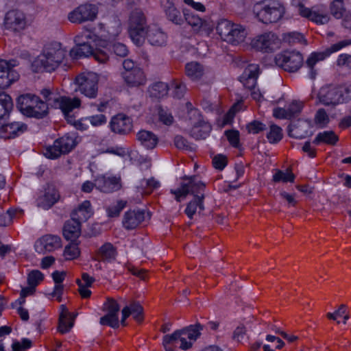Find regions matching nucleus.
<instances>
[{"label":"nucleus","mask_w":351,"mask_h":351,"mask_svg":"<svg viewBox=\"0 0 351 351\" xmlns=\"http://www.w3.org/2000/svg\"><path fill=\"white\" fill-rule=\"evenodd\" d=\"M183 180L184 182L181 183L180 187L177 189H171L170 193L175 195L177 202H181L189 193L194 195L193 199L188 203L184 210L187 217L191 219L196 213H200L204 210V194L199 195L197 193L203 191L206 185L203 182L197 181L196 176H185Z\"/></svg>","instance_id":"nucleus-1"},{"label":"nucleus","mask_w":351,"mask_h":351,"mask_svg":"<svg viewBox=\"0 0 351 351\" xmlns=\"http://www.w3.org/2000/svg\"><path fill=\"white\" fill-rule=\"evenodd\" d=\"M204 326L199 323L190 325L182 330H177L171 335H166V343H175V346L182 350L191 348L200 337Z\"/></svg>","instance_id":"nucleus-2"},{"label":"nucleus","mask_w":351,"mask_h":351,"mask_svg":"<svg viewBox=\"0 0 351 351\" xmlns=\"http://www.w3.org/2000/svg\"><path fill=\"white\" fill-rule=\"evenodd\" d=\"M17 108L23 114L28 117L42 119L48 113V104L39 97L32 94L19 97Z\"/></svg>","instance_id":"nucleus-3"},{"label":"nucleus","mask_w":351,"mask_h":351,"mask_svg":"<svg viewBox=\"0 0 351 351\" xmlns=\"http://www.w3.org/2000/svg\"><path fill=\"white\" fill-rule=\"evenodd\" d=\"M128 25L132 42L137 46L143 45L146 32L150 26L147 25V18L141 9L135 8L130 12Z\"/></svg>","instance_id":"nucleus-4"},{"label":"nucleus","mask_w":351,"mask_h":351,"mask_svg":"<svg viewBox=\"0 0 351 351\" xmlns=\"http://www.w3.org/2000/svg\"><path fill=\"white\" fill-rule=\"evenodd\" d=\"M65 53L59 43L46 45L35 63L47 72L53 71L64 59Z\"/></svg>","instance_id":"nucleus-5"},{"label":"nucleus","mask_w":351,"mask_h":351,"mask_svg":"<svg viewBox=\"0 0 351 351\" xmlns=\"http://www.w3.org/2000/svg\"><path fill=\"white\" fill-rule=\"evenodd\" d=\"M216 29L222 40L234 45L244 42L247 35L245 27L233 23L227 19H221L218 23Z\"/></svg>","instance_id":"nucleus-6"},{"label":"nucleus","mask_w":351,"mask_h":351,"mask_svg":"<svg viewBox=\"0 0 351 351\" xmlns=\"http://www.w3.org/2000/svg\"><path fill=\"white\" fill-rule=\"evenodd\" d=\"M290 8L293 13L306 18L317 25L326 24L330 20L326 8L322 5L309 9L304 6L302 0H291Z\"/></svg>","instance_id":"nucleus-7"},{"label":"nucleus","mask_w":351,"mask_h":351,"mask_svg":"<svg viewBox=\"0 0 351 351\" xmlns=\"http://www.w3.org/2000/svg\"><path fill=\"white\" fill-rule=\"evenodd\" d=\"M77 145L75 134L68 133L56 139L52 145L43 149V154L49 159H56L71 152Z\"/></svg>","instance_id":"nucleus-8"},{"label":"nucleus","mask_w":351,"mask_h":351,"mask_svg":"<svg viewBox=\"0 0 351 351\" xmlns=\"http://www.w3.org/2000/svg\"><path fill=\"white\" fill-rule=\"evenodd\" d=\"M319 101L326 106H336L351 99L350 90L344 86H327L322 87L319 92Z\"/></svg>","instance_id":"nucleus-9"},{"label":"nucleus","mask_w":351,"mask_h":351,"mask_svg":"<svg viewBox=\"0 0 351 351\" xmlns=\"http://www.w3.org/2000/svg\"><path fill=\"white\" fill-rule=\"evenodd\" d=\"M285 13V8L282 3L277 0L269 1L261 5L257 10L256 16L263 23H276L282 18Z\"/></svg>","instance_id":"nucleus-10"},{"label":"nucleus","mask_w":351,"mask_h":351,"mask_svg":"<svg viewBox=\"0 0 351 351\" xmlns=\"http://www.w3.org/2000/svg\"><path fill=\"white\" fill-rule=\"evenodd\" d=\"M276 64L289 73L298 71L303 64L302 55L295 51H285L278 53L274 58Z\"/></svg>","instance_id":"nucleus-11"},{"label":"nucleus","mask_w":351,"mask_h":351,"mask_svg":"<svg viewBox=\"0 0 351 351\" xmlns=\"http://www.w3.org/2000/svg\"><path fill=\"white\" fill-rule=\"evenodd\" d=\"M96 37V35L90 32L77 35L74 39L76 46L71 50V56L75 59L92 56L95 49L91 43L95 40Z\"/></svg>","instance_id":"nucleus-12"},{"label":"nucleus","mask_w":351,"mask_h":351,"mask_svg":"<svg viewBox=\"0 0 351 351\" xmlns=\"http://www.w3.org/2000/svg\"><path fill=\"white\" fill-rule=\"evenodd\" d=\"M350 45L351 40H344L332 45L324 51L312 53L306 62V65L309 69L311 78L314 79L317 75V71L315 69V66L318 62L324 60L332 53L337 52L342 48Z\"/></svg>","instance_id":"nucleus-13"},{"label":"nucleus","mask_w":351,"mask_h":351,"mask_svg":"<svg viewBox=\"0 0 351 351\" xmlns=\"http://www.w3.org/2000/svg\"><path fill=\"white\" fill-rule=\"evenodd\" d=\"M280 40L274 32H269L257 36L252 41V46L258 51L271 53L280 47Z\"/></svg>","instance_id":"nucleus-14"},{"label":"nucleus","mask_w":351,"mask_h":351,"mask_svg":"<svg viewBox=\"0 0 351 351\" xmlns=\"http://www.w3.org/2000/svg\"><path fill=\"white\" fill-rule=\"evenodd\" d=\"M3 25L7 30L14 33L21 32L27 25L25 14L18 9L10 10L5 13Z\"/></svg>","instance_id":"nucleus-15"},{"label":"nucleus","mask_w":351,"mask_h":351,"mask_svg":"<svg viewBox=\"0 0 351 351\" xmlns=\"http://www.w3.org/2000/svg\"><path fill=\"white\" fill-rule=\"evenodd\" d=\"M98 81V75L95 73H83L76 77L79 90L90 98H95L97 97Z\"/></svg>","instance_id":"nucleus-16"},{"label":"nucleus","mask_w":351,"mask_h":351,"mask_svg":"<svg viewBox=\"0 0 351 351\" xmlns=\"http://www.w3.org/2000/svg\"><path fill=\"white\" fill-rule=\"evenodd\" d=\"M18 65L16 60H0V89L9 87L19 79V73L14 69Z\"/></svg>","instance_id":"nucleus-17"},{"label":"nucleus","mask_w":351,"mask_h":351,"mask_svg":"<svg viewBox=\"0 0 351 351\" xmlns=\"http://www.w3.org/2000/svg\"><path fill=\"white\" fill-rule=\"evenodd\" d=\"M97 8L93 4L85 3L79 5L69 14V20L75 23H82L95 20L97 15Z\"/></svg>","instance_id":"nucleus-18"},{"label":"nucleus","mask_w":351,"mask_h":351,"mask_svg":"<svg viewBox=\"0 0 351 351\" xmlns=\"http://www.w3.org/2000/svg\"><path fill=\"white\" fill-rule=\"evenodd\" d=\"M105 306L107 310V313L100 318V324L108 326L113 328H119V312L120 306L118 302L114 299L109 298L105 303Z\"/></svg>","instance_id":"nucleus-19"},{"label":"nucleus","mask_w":351,"mask_h":351,"mask_svg":"<svg viewBox=\"0 0 351 351\" xmlns=\"http://www.w3.org/2000/svg\"><path fill=\"white\" fill-rule=\"evenodd\" d=\"M133 128L132 120L126 114L119 113L113 116L110 121V128L115 134L126 135Z\"/></svg>","instance_id":"nucleus-20"},{"label":"nucleus","mask_w":351,"mask_h":351,"mask_svg":"<svg viewBox=\"0 0 351 351\" xmlns=\"http://www.w3.org/2000/svg\"><path fill=\"white\" fill-rule=\"evenodd\" d=\"M60 197L58 190L53 185H48L37 197V206L45 210L49 209L59 200Z\"/></svg>","instance_id":"nucleus-21"},{"label":"nucleus","mask_w":351,"mask_h":351,"mask_svg":"<svg viewBox=\"0 0 351 351\" xmlns=\"http://www.w3.org/2000/svg\"><path fill=\"white\" fill-rule=\"evenodd\" d=\"M184 15L185 21L192 27L193 32L208 34L211 31L210 24L198 15L189 10H184Z\"/></svg>","instance_id":"nucleus-22"},{"label":"nucleus","mask_w":351,"mask_h":351,"mask_svg":"<svg viewBox=\"0 0 351 351\" xmlns=\"http://www.w3.org/2000/svg\"><path fill=\"white\" fill-rule=\"evenodd\" d=\"M81 101L79 98L74 97L73 99L66 97H58L54 98V108H60L65 117L67 118L69 122H71L72 117L69 114L75 108L80 106Z\"/></svg>","instance_id":"nucleus-23"},{"label":"nucleus","mask_w":351,"mask_h":351,"mask_svg":"<svg viewBox=\"0 0 351 351\" xmlns=\"http://www.w3.org/2000/svg\"><path fill=\"white\" fill-rule=\"evenodd\" d=\"M145 219L143 210H129L125 213L123 218V226L127 230H133L140 226Z\"/></svg>","instance_id":"nucleus-24"},{"label":"nucleus","mask_w":351,"mask_h":351,"mask_svg":"<svg viewBox=\"0 0 351 351\" xmlns=\"http://www.w3.org/2000/svg\"><path fill=\"white\" fill-rule=\"evenodd\" d=\"M27 129L26 124L14 121L3 125L0 128V138L4 139L14 138L24 133Z\"/></svg>","instance_id":"nucleus-25"},{"label":"nucleus","mask_w":351,"mask_h":351,"mask_svg":"<svg viewBox=\"0 0 351 351\" xmlns=\"http://www.w3.org/2000/svg\"><path fill=\"white\" fill-rule=\"evenodd\" d=\"M121 76L125 83L130 87H138L145 84L147 78L143 71L134 69L130 72H122Z\"/></svg>","instance_id":"nucleus-26"},{"label":"nucleus","mask_w":351,"mask_h":351,"mask_svg":"<svg viewBox=\"0 0 351 351\" xmlns=\"http://www.w3.org/2000/svg\"><path fill=\"white\" fill-rule=\"evenodd\" d=\"M122 318L121 323L123 326H125L126 319L131 315L138 323H141L143 320V308L138 302H132L129 305L125 306L122 309Z\"/></svg>","instance_id":"nucleus-27"},{"label":"nucleus","mask_w":351,"mask_h":351,"mask_svg":"<svg viewBox=\"0 0 351 351\" xmlns=\"http://www.w3.org/2000/svg\"><path fill=\"white\" fill-rule=\"evenodd\" d=\"M39 246L40 252L43 250L46 252H53L56 249L61 247V239L57 235L47 234L42 237L36 243V250L38 251Z\"/></svg>","instance_id":"nucleus-28"},{"label":"nucleus","mask_w":351,"mask_h":351,"mask_svg":"<svg viewBox=\"0 0 351 351\" xmlns=\"http://www.w3.org/2000/svg\"><path fill=\"white\" fill-rule=\"evenodd\" d=\"M95 188L104 193H112L119 189V179L116 177L98 176L95 180Z\"/></svg>","instance_id":"nucleus-29"},{"label":"nucleus","mask_w":351,"mask_h":351,"mask_svg":"<svg viewBox=\"0 0 351 351\" xmlns=\"http://www.w3.org/2000/svg\"><path fill=\"white\" fill-rule=\"evenodd\" d=\"M259 74V66L258 64H250L245 69L241 82L243 86L250 90L256 88V80Z\"/></svg>","instance_id":"nucleus-30"},{"label":"nucleus","mask_w":351,"mask_h":351,"mask_svg":"<svg viewBox=\"0 0 351 351\" xmlns=\"http://www.w3.org/2000/svg\"><path fill=\"white\" fill-rule=\"evenodd\" d=\"M136 136L140 145L147 149H154L158 143V136L152 131L141 130Z\"/></svg>","instance_id":"nucleus-31"},{"label":"nucleus","mask_w":351,"mask_h":351,"mask_svg":"<svg viewBox=\"0 0 351 351\" xmlns=\"http://www.w3.org/2000/svg\"><path fill=\"white\" fill-rule=\"evenodd\" d=\"M145 36L148 42L154 46L161 47L167 43V34L156 26H150L146 32Z\"/></svg>","instance_id":"nucleus-32"},{"label":"nucleus","mask_w":351,"mask_h":351,"mask_svg":"<svg viewBox=\"0 0 351 351\" xmlns=\"http://www.w3.org/2000/svg\"><path fill=\"white\" fill-rule=\"evenodd\" d=\"M92 215L90 202L86 200L71 213V219L81 224L82 222L86 221Z\"/></svg>","instance_id":"nucleus-33"},{"label":"nucleus","mask_w":351,"mask_h":351,"mask_svg":"<svg viewBox=\"0 0 351 351\" xmlns=\"http://www.w3.org/2000/svg\"><path fill=\"white\" fill-rule=\"evenodd\" d=\"M117 255V248L110 243H105L97 251L95 260L112 262L116 259Z\"/></svg>","instance_id":"nucleus-34"},{"label":"nucleus","mask_w":351,"mask_h":351,"mask_svg":"<svg viewBox=\"0 0 351 351\" xmlns=\"http://www.w3.org/2000/svg\"><path fill=\"white\" fill-rule=\"evenodd\" d=\"M63 236L67 241H77L81 234V224L73 219L66 221L63 227Z\"/></svg>","instance_id":"nucleus-35"},{"label":"nucleus","mask_w":351,"mask_h":351,"mask_svg":"<svg viewBox=\"0 0 351 351\" xmlns=\"http://www.w3.org/2000/svg\"><path fill=\"white\" fill-rule=\"evenodd\" d=\"M339 140V136L334 131L326 130L319 132L313 141V143L315 145L324 144L335 146Z\"/></svg>","instance_id":"nucleus-36"},{"label":"nucleus","mask_w":351,"mask_h":351,"mask_svg":"<svg viewBox=\"0 0 351 351\" xmlns=\"http://www.w3.org/2000/svg\"><path fill=\"white\" fill-rule=\"evenodd\" d=\"M212 130L211 125L204 121H199L193 125L190 132L191 137L196 140L205 139Z\"/></svg>","instance_id":"nucleus-37"},{"label":"nucleus","mask_w":351,"mask_h":351,"mask_svg":"<svg viewBox=\"0 0 351 351\" xmlns=\"http://www.w3.org/2000/svg\"><path fill=\"white\" fill-rule=\"evenodd\" d=\"M186 75L192 80H199L204 75V66L197 62L187 63L185 66Z\"/></svg>","instance_id":"nucleus-38"},{"label":"nucleus","mask_w":351,"mask_h":351,"mask_svg":"<svg viewBox=\"0 0 351 351\" xmlns=\"http://www.w3.org/2000/svg\"><path fill=\"white\" fill-rule=\"evenodd\" d=\"M12 108L11 97L4 93H0V120L8 118Z\"/></svg>","instance_id":"nucleus-39"},{"label":"nucleus","mask_w":351,"mask_h":351,"mask_svg":"<svg viewBox=\"0 0 351 351\" xmlns=\"http://www.w3.org/2000/svg\"><path fill=\"white\" fill-rule=\"evenodd\" d=\"M306 124L302 121H297L289 125V135L295 138H303L307 135Z\"/></svg>","instance_id":"nucleus-40"},{"label":"nucleus","mask_w":351,"mask_h":351,"mask_svg":"<svg viewBox=\"0 0 351 351\" xmlns=\"http://www.w3.org/2000/svg\"><path fill=\"white\" fill-rule=\"evenodd\" d=\"M295 178V176L293 173L291 168L287 169L285 171L276 169V173L273 176L272 180L274 182H293Z\"/></svg>","instance_id":"nucleus-41"},{"label":"nucleus","mask_w":351,"mask_h":351,"mask_svg":"<svg viewBox=\"0 0 351 351\" xmlns=\"http://www.w3.org/2000/svg\"><path fill=\"white\" fill-rule=\"evenodd\" d=\"M79 243L77 241H73L65 247L64 256L66 260H73L80 256V250L78 247Z\"/></svg>","instance_id":"nucleus-42"},{"label":"nucleus","mask_w":351,"mask_h":351,"mask_svg":"<svg viewBox=\"0 0 351 351\" xmlns=\"http://www.w3.org/2000/svg\"><path fill=\"white\" fill-rule=\"evenodd\" d=\"M283 137L282 128L276 125L271 124L269 127V131L267 134V138L270 143H277L281 141Z\"/></svg>","instance_id":"nucleus-43"},{"label":"nucleus","mask_w":351,"mask_h":351,"mask_svg":"<svg viewBox=\"0 0 351 351\" xmlns=\"http://www.w3.org/2000/svg\"><path fill=\"white\" fill-rule=\"evenodd\" d=\"M344 0H333L330 5V14L336 19H341L345 12Z\"/></svg>","instance_id":"nucleus-44"},{"label":"nucleus","mask_w":351,"mask_h":351,"mask_svg":"<svg viewBox=\"0 0 351 351\" xmlns=\"http://www.w3.org/2000/svg\"><path fill=\"white\" fill-rule=\"evenodd\" d=\"M127 201L120 199L117 200L106 208V212L109 217H117L119 216L121 212L126 206Z\"/></svg>","instance_id":"nucleus-45"},{"label":"nucleus","mask_w":351,"mask_h":351,"mask_svg":"<svg viewBox=\"0 0 351 351\" xmlns=\"http://www.w3.org/2000/svg\"><path fill=\"white\" fill-rule=\"evenodd\" d=\"M168 90L169 88L166 83L158 82L151 86L149 92L152 96L156 98H160L167 95Z\"/></svg>","instance_id":"nucleus-46"},{"label":"nucleus","mask_w":351,"mask_h":351,"mask_svg":"<svg viewBox=\"0 0 351 351\" xmlns=\"http://www.w3.org/2000/svg\"><path fill=\"white\" fill-rule=\"evenodd\" d=\"M167 19L176 25H181L183 23L180 12L173 5L168 7L165 10Z\"/></svg>","instance_id":"nucleus-47"},{"label":"nucleus","mask_w":351,"mask_h":351,"mask_svg":"<svg viewBox=\"0 0 351 351\" xmlns=\"http://www.w3.org/2000/svg\"><path fill=\"white\" fill-rule=\"evenodd\" d=\"M73 322L69 316H65L64 313L60 314L58 331L64 334L68 332L73 327Z\"/></svg>","instance_id":"nucleus-48"},{"label":"nucleus","mask_w":351,"mask_h":351,"mask_svg":"<svg viewBox=\"0 0 351 351\" xmlns=\"http://www.w3.org/2000/svg\"><path fill=\"white\" fill-rule=\"evenodd\" d=\"M158 115L159 121L164 125H171L173 123V117L171 112L167 109L159 107L158 108Z\"/></svg>","instance_id":"nucleus-49"},{"label":"nucleus","mask_w":351,"mask_h":351,"mask_svg":"<svg viewBox=\"0 0 351 351\" xmlns=\"http://www.w3.org/2000/svg\"><path fill=\"white\" fill-rule=\"evenodd\" d=\"M44 279V275L39 270H32L27 276V283L34 288Z\"/></svg>","instance_id":"nucleus-50"},{"label":"nucleus","mask_w":351,"mask_h":351,"mask_svg":"<svg viewBox=\"0 0 351 351\" xmlns=\"http://www.w3.org/2000/svg\"><path fill=\"white\" fill-rule=\"evenodd\" d=\"M110 50L117 56L125 58L128 55V47L121 43H114L110 45Z\"/></svg>","instance_id":"nucleus-51"},{"label":"nucleus","mask_w":351,"mask_h":351,"mask_svg":"<svg viewBox=\"0 0 351 351\" xmlns=\"http://www.w3.org/2000/svg\"><path fill=\"white\" fill-rule=\"evenodd\" d=\"M314 121L316 125L321 127H324L328 123L329 117L324 109L320 108L316 112Z\"/></svg>","instance_id":"nucleus-52"},{"label":"nucleus","mask_w":351,"mask_h":351,"mask_svg":"<svg viewBox=\"0 0 351 351\" xmlns=\"http://www.w3.org/2000/svg\"><path fill=\"white\" fill-rule=\"evenodd\" d=\"M225 135L227 137L230 144L234 147H239L240 145V134L238 130H230L225 132Z\"/></svg>","instance_id":"nucleus-53"},{"label":"nucleus","mask_w":351,"mask_h":351,"mask_svg":"<svg viewBox=\"0 0 351 351\" xmlns=\"http://www.w3.org/2000/svg\"><path fill=\"white\" fill-rule=\"evenodd\" d=\"M302 108L303 103L301 101H294L290 104L287 108L289 119L298 116L302 111Z\"/></svg>","instance_id":"nucleus-54"},{"label":"nucleus","mask_w":351,"mask_h":351,"mask_svg":"<svg viewBox=\"0 0 351 351\" xmlns=\"http://www.w3.org/2000/svg\"><path fill=\"white\" fill-rule=\"evenodd\" d=\"M246 128L249 133L256 134L266 130L267 127L261 121H253L247 125Z\"/></svg>","instance_id":"nucleus-55"},{"label":"nucleus","mask_w":351,"mask_h":351,"mask_svg":"<svg viewBox=\"0 0 351 351\" xmlns=\"http://www.w3.org/2000/svg\"><path fill=\"white\" fill-rule=\"evenodd\" d=\"M284 40L290 45L300 43L304 40V36L299 32H289L284 34Z\"/></svg>","instance_id":"nucleus-56"},{"label":"nucleus","mask_w":351,"mask_h":351,"mask_svg":"<svg viewBox=\"0 0 351 351\" xmlns=\"http://www.w3.org/2000/svg\"><path fill=\"white\" fill-rule=\"evenodd\" d=\"M228 164L227 157L223 154H217L213 158V167L219 171L223 170Z\"/></svg>","instance_id":"nucleus-57"},{"label":"nucleus","mask_w":351,"mask_h":351,"mask_svg":"<svg viewBox=\"0 0 351 351\" xmlns=\"http://www.w3.org/2000/svg\"><path fill=\"white\" fill-rule=\"evenodd\" d=\"M32 341L28 339H23L21 342L14 341L12 344V351H25L32 346Z\"/></svg>","instance_id":"nucleus-58"},{"label":"nucleus","mask_w":351,"mask_h":351,"mask_svg":"<svg viewBox=\"0 0 351 351\" xmlns=\"http://www.w3.org/2000/svg\"><path fill=\"white\" fill-rule=\"evenodd\" d=\"M16 210L9 209L6 213L0 214V226L9 225L14 216L16 215Z\"/></svg>","instance_id":"nucleus-59"},{"label":"nucleus","mask_w":351,"mask_h":351,"mask_svg":"<svg viewBox=\"0 0 351 351\" xmlns=\"http://www.w3.org/2000/svg\"><path fill=\"white\" fill-rule=\"evenodd\" d=\"M86 120L89 121L92 125L97 127L105 124L107 121V118L104 114H99L88 117Z\"/></svg>","instance_id":"nucleus-60"},{"label":"nucleus","mask_w":351,"mask_h":351,"mask_svg":"<svg viewBox=\"0 0 351 351\" xmlns=\"http://www.w3.org/2000/svg\"><path fill=\"white\" fill-rule=\"evenodd\" d=\"M92 56L99 63H106L109 60V56L107 52L100 49H95Z\"/></svg>","instance_id":"nucleus-61"},{"label":"nucleus","mask_w":351,"mask_h":351,"mask_svg":"<svg viewBox=\"0 0 351 351\" xmlns=\"http://www.w3.org/2000/svg\"><path fill=\"white\" fill-rule=\"evenodd\" d=\"M174 144L178 149L189 150L191 147L187 140L183 136L178 135L174 138Z\"/></svg>","instance_id":"nucleus-62"},{"label":"nucleus","mask_w":351,"mask_h":351,"mask_svg":"<svg viewBox=\"0 0 351 351\" xmlns=\"http://www.w3.org/2000/svg\"><path fill=\"white\" fill-rule=\"evenodd\" d=\"M76 283L79 287L78 291L81 297L84 299L89 298L91 295V291L88 289V286L83 285L80 279L76 280Z\"/></svg>","instance_id":"nucleus-63"},{"label":"nucleus","mask_w":351,"mask_h":351,"mask_svg":"<svg viewBox=\"0 0 351 351\" xmlns=\"http://www.w3.org/2000/svg\"><path fill=\"white\" fill-rule=\"evenodd\" d=\"M337 64L340 66L351 67V55L341 54L337 60Z\"/></svg>","instance_id":"nucleus-64"}]
</instances>
